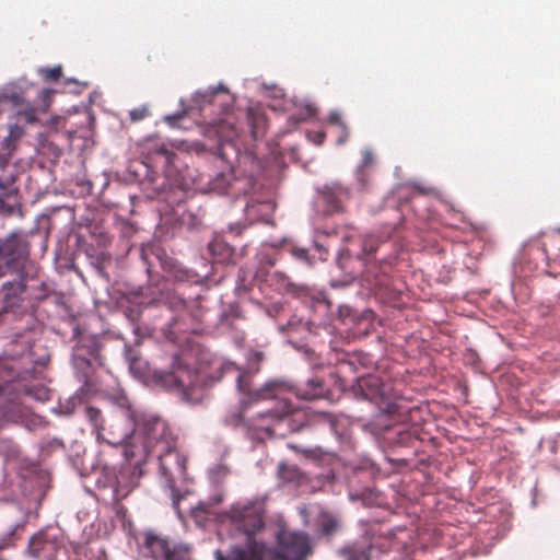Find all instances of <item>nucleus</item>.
Listing matches in <instances>:
<instances>
[{"instance_id":"nucleus-3","label":"nucleus","mask_w":560,"mask_h":560,"mask_svg":"<svg viewBox=\"0 0 560 560\" xmlns=\"http://www.w3.org/2000/svg\"><path fill=\"white\" fill-rule=\"evenodd\" d=\"M1 244L0 279L11 276L2 283L4 299L15 296L25 290V282L37 276L38 268L27 259L28 244L19 233L10 234Z\"/></svg>"},{"instance_id":"nucleus-20","label":"nucleus","mask_w":560,"mask_h":560,"mask_svg":"<svg viewBox=\"0 0 560 560\" xmlns=\"http://www.w3.org/2000/svg\"><path fill=\"white\" fill-rule=\"evenodd\" d=\"M175 153L170 151L163 143L155 142L149 147L147 159L155 166L165 168L173 163Z\"/></svg>"},{"instance_id":"nucleus-48","label":"nucleus","mask_w":560,"mask_h":560,"mask_svg":"<svg viewBox=\"0 0 560 560\" xmlns=\"http://www.w3.org/2000/svg\"><path fill=\"white\" fill-rule=\"evenodd\" d=\"M252 133L255 139H257L260 136L257 127H253Z\"/></svg>"},{"instance_id":"nucleus-7","label":"nucleus","mask_w":560,"mask_h":560,"mask_svg":"<svg viewBox=\"0 0 560 560\" xmlns=\"http://www.w3.org/2000/svg\"><path fill=\"white\" fill-rule=\"evenodd\" d=\"M24 128L18 122L10 125L8 129H0V213L11 215L13 207L7 203L11 195L4 189L13 180L12 176H5L4 168L16 148V142L23 137Z\"/></svg>"},{"instance_id":"nucleus-6","label":"nucleus","mask_w":560,"mask_h":560,"mask_svg":"<svg viewBox=\"0 0 560 560\" xmlns=\"http://www.w3.org/2000/svg\"><path fill=\"white\" fill-rule=\"evenodd\" d=\"M265 505L261 500H248L237 502L228 512L235 530L243 533L247 538V544L242 550H248L252 541H256L252 536L260 532L264 526Z\"/></svg>"},{"instance_id":"nucleus-19","label":"nucleus","mask_w":560,"mask_h":560,"mask_svg":"<svg viewBox=\"0 0 560 560\" xmlns=\"http://www.w3.org/2000/svg\"><path fill=\"white\" fill-rule=\"evenodd\" d=\"M316 532L326 538H331L341 529L340 520L328 512H320L316 518Z\"/></svg>"},{"instance_id":"nucleus-5","label":"nucleus","mask_w":560,"mask_h":560,"mask_svg":"<svg viewBox=\"0 0 560 560\" xmlns=\"http://www.w3.org/2000/svg\"><path fill=\"white\" fill-rule=\"evenodd\" d=\"M36 369L30 352H23L19 358L9 357L0 360V395L5 393L27 392L22 382L34 377Z\"/></svg>"},{"instance_id":"nucleus-34","label":"nucleus","mask_w":560,"mask_h":560,"mask_svg":"<svg viewBox=\"0 0 560 560\" xmlns=\"http://www.w3.org/2000/svg\"><path fill=\"white\" fill-rule=\"evenodd\" d=\"M558 244H560V234L552 233L544 235V241L540 244V249L545 254L547 259L550 257V247Z\"/></svg>"},{"instance_id":"nucleus-28","label":"nucleus","mask_w":560,"mask_h":560,"mask_svg":"<svg viewBox=\"0 0 560 560\" xmlns=\"http://www.w3.org/2000/svg\"><path fill=\"white\" fill-rule=\"evenodd\" d=\"M234 179V170L230 167L229 171L217 174L215 178L213 179V188L223 194L226 191L228 187L231 186V183Z\"/></svg>"},{"instance_id":"nucleus-33","label":"nucleus","mask_w":560,"mask_h":560,"mask_svg":"<svg viewBox=\"0 0 560 560\" xmlns=\"http://www.w3.org/2000/svg\"><path fill=\"white\" fill-rule=\"evenodd\" d=\"M316 114V108L311 105H304L301 107L296 113L290 116V120H292L294 124H299L301 121H305L310 118H312Z\"/></svg>"},{"instance_id":"nucleus-26","label":"nucleus","mask_w":560,"mask_h":560,"mask_svg":"<svg viewBox=\"0 0 560 560\" xmlns=\"http://www.w3.org/2000/svg\"><path fill=\"white\" fill-rule=\"evenodd\" d=\"M271 285L281 293H289L294 291V283H292L287 275L276 271L270 277Z\"/></svg>"},{"instance_id":"nucleus-9","label":"nucleus","mask_w":560,"mask_h":560,"mask_svg":"<svg viewBox=\"0 0 560 560\" xmlns=\"http://www.w3.org/2000/svg\"><path fill=\"white\" fill-rule=\"evenodd\" d=\"M352 389L355 396L387 407L395 397L393 384L375 374L359 377Z\"/></svg>"},{"instance_id":"nucleus-24","label":"nucleus","mask_w":560,"mask_h":560,"mask_svg":"<svg viewBox=\"0 0 560 560\" xmlns=\"http://www.w3.org/2000/svg\"><path fill=\"white\" fill-rule=\"evenodd\" d=\"M279 478L288 483L300 485L304 479L302 471L294 465L281 463L278 468Z\"/></svg>"},{"instance_id":"nucleus-31","label":"nucleus","mask_w":560,"mask_h":560,"mask_svg":"<svg viewBox=\"0 0 560 560\" xmlns=\"http://www.w3.org/2000/svg\"><path fill=\"white\" fill-rule=\"evenodd\" d=\"M164 560H192L190 548L186 545H172Z\"/></svg>"},{"instance_id":"nucleus-40","label":"nucleus","mask_w":560,"mask_h":560,"mask_svg":"<svg viewBox=\"0 0 560 560\" xmlns=\"http://www.w3.org/2000/svg\"><path fill=\"white\" fill-rule=\"evenodd\" d=\"M52 94H54V91L50 90V89H43L39 92V97L43 101L45 107H47L49 105V102H50V98H51Z\"/></svg>"},{"instance_id":"nucleus-15","label":"nucleus","mask_w":560,"mask_h":560,"mask_svg":"<svg viewBox=\"0 0 560 560\" xmlns=\"http://www.w3.org/2000/svg\"><path fill=\"white\" fill-rule=\"evenodd\" d=\"M33 88L34 83L23 77L1 86L0 97L3 103H10L13 106H21L26 103L27 92Z\"/></svg>"},{"instance_id":"nucleus-22","label":"nucleus","mask_w":560,"mask_h":560,"mask_svg":"<svg viewBox=\"0 0 560 560\" xmlns=\"http://www.w3.org/2000/svg\"><path fill=\"white\" fill-rule=\"evenodd\" d=\"M207 249L215 262H225L233 255V248L221 237H214Z\"/></svg>"},{"instance_id":"nucleus-39","label":"nucleus","mask_w":560,"mask_h":560,"mask_svg":"<svg viewBox=\"0 0 560 560\" xmlns=\"http://www.w3.org/2000/svg\"><path fill=\"white\" fill-rule=\"evenodd\" d=\"M328 121L332 125H336L337 127L342 128V125H346L342 119H341V116L339 113L337 112H331L328 116Z\"/></svg>"},{"instance_id":"nucleus-41","label":"nucleus","mask_w":560,"mask_h":560,"mask_svg":"<svg viewBox=\"0 0 560 560\" xmlns=\"http://www.w3.org/2000/svg\"><path fill=\"white\" fill-rule=\"evenodd\" d=\"M350 131L347 125H342V128H340V136L337 138V144H343L347 142L349 138Z\"/></svg>"},{"instance_id":"nucleus-18","label":"nucleus","mask_w":560,"mask_h":560,"mask_svg":"<svg viewBox=\"0 0 560 560\" xmlns=\"http://www.w3.org/2000/svg\"><path fill=\"white\" fill-rule=\"evenodd\" d=\"M324 201L331 212H339L342 210V197H349V190L340 185L334 184L325 186L322 189Z\"/></svg>"},{"instance_id":"nucleus-23","label":"nucleus","mask_w":560,"mask_h":560,"mask_svg":"<svg viewBox=\"0 0 560 560\" xmlns=\"http://www.w3.org/2000/svg\"><path fill=\"white\" fill-rule=\"evenodd\" d=\"M290 407L287 404H282L280 410H268L260 415L261 418H268L273 421V424L267 427H260L265 429L270 435H275L277 433V425L289 420L290 416Z\"/></svg>"},{"instance_id":"nucleus-12","label":"nucleus","mask_w":560,"mask_h":560,"mask_svg":"<svg viewBox=\"0 0 560 560\" xmlns=\"http://www.w3.org/2000/svg\"><path fill=\"white\" fill-rule=\"evenodd\" d=\"M177 307L180 313L167 325V331L165 332L166 337L173 341L177 339L178 334L192 331L194 327L188 322L200 320L202 316L198 300H179Z\"/></svg>"},{"instance_id":"nucleus-36","label":"nucleus","mask_w":560,"mask_h":560,"mask_svg":"<svg viewBox=\"0 0 560 560\" xmlns=\"http://www.w3.org/2000/svg\"><path fill=\"white\" fill-rule=\"evenodd\" d=\"M291 253H292L293 257H295L298 260L306 262L307 265L312 264L308 250L306 248L293 247L291 249Z\"/></svg>"},{"instance_id":"nucleus-47","label":"nucleus","mask_w":560,"mask_h":560,"mask_svg":"<svg viewBox=\"0 0 560 560\" xmlns=\"http://www.w3.org/2000/svg\"><path fill=\"white\" fill-rule=\"evenodd\" d=\"M255 359L259 363L260 361H262L264 354L261 352H256L255 353Z\"/></svg>"},{"instance_id":"nucleus-16","label":"nucleus","mask_w":560,"mask_h":560,"mask_svg":"<svg viewBox=\"0 0 560 560\" xmlns=\"http://www.w3.org/2000/svg\"><path fill=\"white\" fill-rule=\"evenodd\" d=\"M92 360H100V347L97 343L91 340L90 345H78L72 361L74 368L82 373L84 378H89L91 375Z\"/></svg>"},{"instance_id":"nucleus-4","label":"nucleus","mask_w":560,"mask_h":560,"mask_svg":"<svg viewBox=\"0 0 560 560\" xmlns=\"http://www.w3.org/2000/svg\"><path fill=\"white\" fill-rule=\"evenodd\" d=\"M85 417L93 427L96 440L112 446L125 443L137 425L135 411L125 396L117 399V408L108 420H105L101 410L95 407H86Z\"/></svg>"},{"instance_id":"nucleus-29","label":"nucleus","mask_w":560,"mask_h":560,"mask_svg":"<svg viewBox=\"0 0 560 560\" xmlns=\"http://www.w3.org/2000/svg\"><path fill=\"white\" fill-rule=\"evenodd\" d=\"M362 253L359 255V259L366 260L369 256L373 254L380 245V240L373 235H366L360 238Z\"/></svg>"},{"instance_id":"nucleus-27","label":"nucleus","mask_w":560,"mask_h":560,"mask_svg":"<svg viewBox=\"0 0 560 560\" xmlns=\"http://www.w3.org/2000/svg\"><path fill=\"white\" fill-rule=\"evenodd\" d=\"M374 163L373 153L370 150H364L362 152L361 164L357 170V176L362 186H365L368 183L366 178V170L370 168Z\"/></svg>"},{"instance_id":"nucleus-13","label":"nucleus","mask_w":560,"mask_h":560,"mask_svg":"<svg viewBox=\"0 0 560 560\" xmlns=\"http://www.w3.org/2000/svg\"><path fill=\"white\" fill-rule=\"evenodd\" d=\"M364 270L361 273L362 284L369 290H381L389 283L392 264L387 259L380 261L364 260Z\"/></svg>"},{"instance_id":"nucleus-8","label":"nucleus","mask_w":560,"mask_h":560,"mask_svg":"<svg viewBox=\"0 0 560 560\" xmlns=\"http://www.w3.org/2000/svg\"><path fill=\"white\" fill-rule=\"evenodd\" d=\"M402 545L393 533L375 538L372 542L354 541L338 550L343 560H371L373 556L385 555L390 550H400Z\"/></svg>"},{"instance_id":"nucleus-50","label":"nucleus","mask_w":560,"mask_h":560,"mask_svg":"<svg viewBox=\"0 0 560 560\" xmlns=\"http://www.w3.org/2000/svg\"><path fill=\"white\" fill-rule=\"evenodd\" d=\"M127 359L129 360L130 369H133L135 360L131 359V357L129 354L127 355Z\"/></svg>"},{"instance_id":"nucleus-25","label":"nucleus","mask_w":560,"mask_h":560,"mask_svg":"<svg viewBox=\"0 0 560 560\" xmlns=\"http://www.w3.org/2000/svg\"><path fill=\"white\" fill-rule=\"evenodd\" d=\"M323 382L318 378H312L306 383L305 388H301L299 396L306 400L317 399L323 397Z\"/></svg>"},{"instance_id":"nucleus-42","label":"nucleus","mask_w":560,"mask_h":560,"mask_svg":"<svg viewBox=\"0 0 560 560\" xmlns=\"http://www.w3.org/2000/svg\"><path fill=\"white\" fill-rule=\"evenodd\" d=\"M170 377L172 378V382L173 384L177 387V388H180V389H184L185 388V382L183 380V377L178 374H176L175 372H172L170 374Z\"/></svg>"},{"instance_id":"nucleus-17","label":"nucleus","mask_w":560,"mask_h":560,"mask_svg":"<svg viewBox=\"0 0 560 560\" xmlns=\"http://www.w3.org/2000/svg\"><path fill=\"white\" fill-rule=\"evenodd\" d=\"M171 546L172 544L166 537L158 535L154 532H145L143 534L144 552L156 560H164L167 552H170Z\"/></svg>"},{"instance_id":"nucleus-10","label":"nucleus","mask_w":560,"mask_h":560,"mask_svg":"<svg viewBox=\"0 0 560 560\" xmlns=\"http://www.w3.org/2000/svg\"><path fill=\"white\" fill-rule=\"evenodd\" d=\"M154 456L159 459L160 472L165 486L174 491L175 480L186 477V457L177 450V444L165 452H158Z\"/></svg>"},{"instance_id":"nucleus-35","label":"nucleus","mask_w":560,"mask_h":560,"mask_svg":"<svg viewBox=\"0 0 560 560\" xmlns=\"http://www.w3.org/2000/svg\"><path fill=\"white\" fill-rule=\"evenodd\" d=\"M18 120L26 124H35L37 121V110L33 105H27L24 109L18 112Z\"/></svg>"},{"instance_id":"nucleus-46","label":"nucleus","mask_w":560,"mask_h":560,"mask_svg":"<svg viewBox=\"0 0 560 560\" xmlns=\"http://www.w3.org/2000/svg\"><path fill=\"white\" fill-rule=\"evenodd\" d=\"M324 139H325V135H324V133H318V135H317L316 142H317L318 144H322V143H323V141H324Z\"/></svg>"},{"instance_id":"nucleus-21","label":"nucleus","mask_w":560,"mask_h":560,"mask_svg":"<svg viewBox=\"0 0 560 560\" xmlns=\"http://www.w3.org/2000/svg\"><path fill=\"white\" fill-rule=\"evenodd\" d=\"M383 439L390 446H401L406 445L410 442L412 435L409 431L405 429L404 425L395 424V425H385Z\"/></svg>"},{"instance_id":"nucleus-43","label":"nucleus","mask_w":560,"mask_h":560,"mask_svg":"<svg viewBox=\"0 0 560 560\" xmlns=\"http://www.w3.org/2000/svg\"><path fill=\"white\" fill-rule=\"evenodd\" d=\"M412 188L415 190H417L419 194H422V195H429V194H431L433 191L432 188H430V187H422V186H420L418 184H413Z\"/></svg>"},{"instance_id":"nucleus-11","label":"nucleus","mask_w":560,"mask_h":560,"mask_svg":"<svg viewBox=\"0 0 560 560\" xmlns=\"http://www.w3.org/2000/svg\"><path fill=\"white\" fill-rule=\"evenodd\" d=\"M62 546V538L56 532L45 529L31 537L27 553L35 560H55Z\"/></svg>"},{"instance_id":"nucleus-38","label":"nucleus","mask_w":560,"mask_h":560,"mask_svg":"<svg viewBox=\"0 0 560 560\" xmlns=\"http://www.w3.org/2000/svg\"><path fill=\"white\" fill-rule=\"evenodd\" d=\"M148 115L147 108H136L130 110L129 116L132 121L142 120Z\"/></svg>"},{"instance_id":"nucleus-51","label":"nucleus","mask_w":560,"mask_h":560,"mask_svg":"<svg viewBox=\"0 0 560 560\" xmlns=\"http://www.w3.org/2000/svg\"><path fill=\"white\" fill-rule=\"evenodd\" d=\"M223 150H224V145H222V148L220 149L221 158L224 160L225 153L223 152Z\"/></svg>"},{"instance_id":"nucleus-45","label":"nucleus","mask_w":560,"mask_h":560,"mask_svg":"<svg viewBox=\"0 0 560 560\" xmlns=\"http://www.w3.org/2000/svg\"><path fill=\"white\" fill-rule=\"evenodd\" d=\"M173 368L176 370V371H179L182 369V363H180V360L177 355L174 357V360H173Z\"/></svg>"},{"instance_id":"nucleus-32","label":"nucleus","mask_w":560,"mask_h":560,"mask_svg":"<svg viewBox=\"0 0 560 560\" xmlns=\"http://www.w3.org/2000/svg\"><path fill=\"white\" fill-rule=\"evenodd\" d=\"M39 75L46 82H56L62 77V67L60 65L50 67H42L38 69Z\"/></svg>"},{"instance_id":"nucleus-37","label":"nucleus","mask_w":560,"mask_h":560,"mask_svg":"<svg viewBox=\"0 0 560 560\" xmlns=\"http://www.w3.org/2000/svg\"><path fill=\"white\" fill-rule=\"evenodd\" d=\"M354 279H355V273L348 272L345 275L343 280L331 279L330 284L334 288L346 287V285H349L350 283H352Z\"/></svg>"},{"instance_id":"nucleus-44","label":"nucleus","mask_w":560,"mask_h":560,"mask_svg":"<svg viewBox=\"0 0 560 560\" xmlns=\"http://www.w3.org/2000/svg\"><path fill=\"white\" fill-rule=\"evenodd\" d=\"M350 260V253L349 250H347V254H341L339 259H338V265L340 267V269H345V264L348 262Z\"/></svg>"},{"instance_id":"nucleus-49","label":"nucleus","mask_w":560,"mask_h":560,"mask_svg":"<svg viewBox=\"0 0 560 560\" xmlns=\"http://www.w3.org/2000/svg\"><path fill=\"white\" fill-rule=\"evenodd\" d=\"M276 260H277L276 258H268V259L266 260V264H267L268 266H273V265L276 264Z\"/></svg>"},{"instance_id":"nucleus-30","label":"nucleus","mask_w":560,"mask_h":560,"mask_svg":"<svg viewBox=\"0 0 560 560\" xmlns=\"http://www.w3.org/2000/svg\"><path fill=\"white\" fill-rule=\"evenodd\" d=\"M23 529H24L23 526L16 525L10 532L3 534L0 537V550H4V549L13 546L14 542L21 538L20 532H23Z\"/></svg>"},{"instance_id":"nucleus-14","label":"nucleus","mask_w":560,"mask_h":560,"mask_svg":"<svg viewBox=\"0 0 560 560\" xmlns=\"http://www.w3.org/2000/svg\"><path fill=\"white\" fill-rule=\"evenodd\" d=\"M283 384L278 381H270L258 389L252 388V374L242 372L237 376V388L240 392L247 395L252 400L275 398L277 392L282 388Z\"/></svg>"},{"instance_id":"nucleus-1","label":"nucleus","mask_w":560,"mask_h":560,"mask_svg":"<svg viewBox=\"0 0 560 560\" xmlns=\"http://www.w3.org/2000/svg\"><path fill=\"white\" fill-rule=\"evenodd\" d=\"M176 443L177 439L165 420L158 417L145 419L142 444L137 445L135 442H130L124 446V456L127 463L115 475L113 499L115 501L125 499L138 486L142 475L141 465L149 455L171 450Z\"/></svg>"},{"instance_id":"nucleus-2","label":"nucleus","mask_w":560,"mask_h":560,"mask_svg":"<svg viewBox=\"0 0 560 560\" xmlns=\"http://www.w3.org/2000/svg\"><path fill=\"white\" fill-rule=\"evenodd\" d=\"M313 552L311 538L307 534L282 528L277 534V545L268 548L259 541H252L248 550L233 548L225 558L215 551L217 560H306Z\"/></svg>"},{"instance_id":"nucleus-52","label":"nucleus","mask_w":560,"mask_h":560,"mask_svg":"<svg viewBox=\"0 0 560 560\" xmlns=\"http://www.w3.org/2000/svg\"><path fill=\"white\" fill-rule=\"evenodd\" d=\"M0 560H5V559H3V558H1V557H0Z\"/></svg>"}]
</instances>
